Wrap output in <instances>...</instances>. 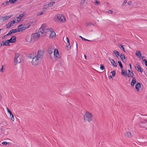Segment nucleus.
<instances>
[{"instance_id":"obj_58","label":"nucleus","mask_w":147,"mask_h":147,"mask_svg":"<svg viewBox=\"0 0 147 147\" xmlns=\"http://www.w3.org/2000/svg\"><path fill=\"white\" fill-rule=\"evenodd\" d=\"M50 29H51V30H53V29H52V28H50Z\"/></svg>"},{"instance_id":"obj_60","label":"nucleus","mask_w":147,"mask_h":147,"mask_svg":"<svg viewBox=\"0 0 147 147\" xmlns=\"http://www.w3.org/2000/svg\"><path fill=\"white\" fill-rule=\"evenodd\" d=\"M107 4H108V3H107Z\"/></svg>"},{"instance_id":"obj_15","label":"nucleus","mask_w":147,"mask_h":147,"mask_svg":"<svg viewBox=\"0 0 147 147\" xmlns=\"http://www.w3.org/2000/svg\"><path fill=\"white\" fill-rule=\"evenodd\" d=\"M13 15H10L4 17L2 16V20L3 21L7 20L11 17Z\"/></svg>"},{"instance_id":"obj_34","label":"nucleus","mask_w":147,"mask_h":147,"mask_svg":"<svg viewBox=\"0 0 147 147\" xmlns=\"http://www.w3.org/2000/svg\"><path fill=\"white\" fill-rule=\"evenodd\" d=\"M115 70H113V71H111V73L112 74V76L113 77H114L115 76Z\"/></svg>"},{"instance_id":"obj_50","label":"nucleus","mask_w":147,"mask_h":147,"mask_svg":"<svg viewBox=\"0 0 147 147\" xmlns=\"http://www.w3.org/2000/svg\"><path fill=\"white\" fill-rule=\"evenodd\" d=\"M84 57L85 59H86V57H87L86 56V55H84Z\"/></svg>"},{"instance_id":"obj_32","label":"nucleus","mask_w":147,"mask_h":147,"mask_svg":"<svg viewBox=\"0 0 147 147\" xmlns=\"http://www.w3.org/2000/svg\"><path fill=\"white\" fill-rule=\"evenodd\" d=\"M18 0H9V2L11 3V4H13L15 3V2Z\"/></svg>"},{"instance_id":"obj_10","label":"nucleus","mask_w":147,"mask_h":147,"mask_svg":"<svg viewBox=\"0 0 147 147\" xmlns=\"http://www.w3.org/2000/svg\"><path fill=\"white\" fill-rule=\"evenodd\" d=\"M19 32L18 29H13L9 31L8 33L6 35L7 36L12 34L13 33Z\"/></svg>"},{"instance_id":"obj_33","label":"nucleus","mask_w":147,"mask_h":147,"mask_svg":"<svg viewBox=\"0 0 147 147\" xmlns=\"http://www.w3.org/2000/svg\"><path fill=\"white\" fill-rule=\"evenodd\" d=\"M118 63L119 64V65L121 68L122 69L123 68V66L122 64L121 63V62L120 61H118Z\"/></svg>"},{"instance_id":"obj_6","label":"nucleus","mask_w":147,"mask_h":147,"mask_svg":"<svg viewBox=\"0 0 147 147\" xmlns=\"http://www.w3.org/2000/svg\"><path fill=\"white\" fill-rule=\"evenodd\" d=\"M55 19L60 22H63L65 21V19L63 16L58 14L55 17Z\"/></svg>"},{"instance_id":"obj_49","label":"nucleus","mask_w":147,"mask_h":147,"mask_svg":"<svg viewBox=\"0 0 147 147\" xmlns=\"http://www.w3.org/2000/svg\"><path fill=\"white\" fill-rule=\"evenodd\" d=\"M43 13V12H40L39 13L38 15H42Z\"/></svg>"},{"instance_id":"obj_40","label":"nucleus","mask_w":147,"mask_h":147,"mask_svg":"<svg viewBox=\"0 0 147 147\" xmlns=\"http://www.w3.org/2000/svg\"><path fill=\"white\" fill-rule=\"evenodd\" d=\"M11 24V25L12 26H13V25L15 23V22L14 20H12L9 22Z\"/></svg>"},{"instance_id":"obj_47","label":"nucleus","mask_w":147,"mask_h":147,"mask_svg":"<svg viewBox=\"0 0 147 147\" xmlns=\"http://www.w3.org/2000/svg\"><path fill=\"white\" fill-rule=\"evenodd\" d=\"M95 3H96V4H95V5H97V4H99L100 3V2L99 1H95Z\"/></svg>"},{"instance_id":"obj_8","label":"nucleus","mask_w":147,"mask_h":147,"mask_svg":"<svg viewBox=\"0 0 147 147\" xmlns=\"http://www.w3.org/2000/svg\"><path fill=\"white\" fill-rule=\"evenodd\" d=\"M54 55L56 59H58L60 58V57L59 54L58 50L55 49L54 51Z\"/></svg>"},{"instance_id":"obj_17","label":"nucleus","mask_w":147,"mask_h":147,"mask_svg":"<svg viewBox=\"0 0 147 147\" xmlns=\"http://www.w3.org/2000/svg\"><path fill=\"white\" fill-rule=\"evenodd\" d=\"M141 87V84L139 82H138L135 85V88L138 92L139 90V88Z\"/></svg>"},{"instance_id":"obj_31","label":"nucleus","mask_w":147,"mask_h":147,"mask_svg":"<svg viewBox=\"0 0 147 147\" xmlns=\"http://www.w3.org/2000/svg\"><path fill=\"white\" fill-rule=\"evenodd\" d=\"M127 73L125 72V70H121V74L122 75H125L126 76V74Z\"/></svg>"},{"instance_id":"obj_30","label":"nucleus","mask_w":147,"mask_h":147,"mask_svg":"<svg viewBox=\"0 0 147 147\" xmlns=\"http://www.w3.org/2000/svg\"><path fill=\"white\" fill-rule=\"evenodd\" d=\"M7 110V112L9 113V114L10 115V118H11V115H12V113L11 112V111L8 108V107L6 108Z\"/></svg>"},{"instance_id":"obj_36","label":"nucleus","mask_w":147,"mask_h":147,"mask_svg":"<svg viewBox=\"0 0 147 147\" xmlns=\"http://www.w3.org/2000/svg\"><path fill=\"white\" fill-rule=\"evenodd\" d=\"M100 69H101L103 70L105 69V67L103 64L100 65Z\"/></svg>"},{"instance_id":"obj_16","label":"nucleus","mask_w":147,"mask_h":147,"mask_svg":"<svg viewBox=\"0 0 147 147\" xmlns=\"http://www.w3.org/2000/svg\"><path fill=\"white\" fill-rule=\"evenodd\" d=\"M25 14H26L25 13L20 14L19 15V16L17 18L19 19V20H17V21H18V22H19L21 20L23 17L25 15Z\"/></svg>"},{"instance_id":"obj_1","label":"nucleus","mask_w":147,"mask_h":147,"mask_svg":"<svg viewBox=\"0 0 147 147\" xmlns=\"http://www.w3.org/2000/svg\"><path fill=\"white\" fill-rule=\"evenodd\" d=\"M38 30L39 33L40 32L41 33V36H43L45 35L47 33L50 32L51 30L46 26V24H44L42 25Z\"/></svg>"},{"instance_id":"obj_45","label":"nucleus","mask_w":147,"mask_h":147,"mask_svg":"<svg viewBox=\"0 0 147 147\" xmlns=\"http://www.w3.org/2000/svg\"><path fill=\"white\" fill-rule=\"evenodd\" d=\"M127 1H126V0H125L124 2H123V3L122 5V6H123L126 3Z\"/></svg>"},{"instance_id":"obj_42","label":"nucleus","mask_w":147,"mask_h":147,"mask_svg":"<svg viewBox=\"0 0 147 147\" xmlns=\"http://www.w3.org/2000/svg\"><path fill=\"white\" fill-rule=\"evenodd\" d=\"M143 61L144 62L145 64L147 67V61L145 59H143Z\"/></svg>"},{"instance_id":"obj_22","label":"nucleus","mask_w":147,"mask_h":147,"mask_svg":"<svg viewBox=\"0 0 147 147\" xmlns=\"http://www.w3.org/2000/svg\"><path fill=\"white\" fill-rule=\"evenodd\" d=\"M55 3V2H50L47 4L48 5L47 6L50 7H52L54 5Z\"/></svg>"},{"instance_id":"obj_26","label":"nucleus","mask_w":147,"mask_h":147,"mask_svg":"<svg viewBox=\"0 0 147 147\" xmlns=\"http://www.w3.org/2000/svg\"><path fill=\"white\" fill-rule=\"evenodd\" d=\"M3 46H9V43L7 41V40L5 41L4 42H3Z\"/></svg>"},{"instance_id":"obj_57","label":"nucleus","mask_w":147,"mask_h":147,"mask_svg":"<svg viewBox=\"0 0 147 147\" xmlns=\"http://www.w3.org/2000/svg\"><path fill=\"white\" fill-rule=\"evenodd\" d=\"M141 58H142V59H143V58H144V56H142Z\"/></svg>"},{"instance_id":"obj_2","label":"nucleus","mask_w":147,"mask_h":147,"mask_svg":"<svg viewBox=\"0 0 147 147\" xmlns=\"http://www.w3.org/2000/svg\"><path fill=\"white\" fill-rule=\"evenodd\" d=\"M84 116V121L85 122L87 121L90 122L92 120V114L88 111H86Z\"/></svg>"},{"instance_id":"obj_24","label":"nucleus","mask_w":147,"mask_h":147,"mask_svg":"<svg viewBox=\"0 0 147 147\" xmlns=\"http://www.w3.org/2000/svg\"><path fill=\"white\" fill-rule=\"evenodd\" d=\"M134 74L133 73V72L131 71L130 73H129L128 74H127L126 76H127L128 77H133Z\"/></svg>"},{"instance_id":"obj_51","label":"nucleus","mask_w":147,"mask_h":147,"mask_svg":"<svg viewBox=\"0 0 147 147\" xmlns=\"http://www.w3.org/2000/svg\"><path fill=\"white\" fill-rule=\"evenodd\" d=\"M2 20V16H0V20Z\"/></svg>"},{"instance_id":"obj_29","label":"nucleus","mask_w":147,"mask_h":147,"mask_svg":"<svg viewBox=\"0 0 147 147\" xmlns=\"http://www.w3.org/2000/svg\"><path fill=\"white\" fill-rule=\"evenodd\" d=\"M120 57L121 58V59H122V60L123 61V59H125L124 55L123 54L121 53V55L120 56Z\"/></svg>"},{"instance_id":"obj_59","label":"nucleus","mask_w":147,"mask_h":147,"mask_svg":"<svg viewBox=\"0 0 147 147\" xmlns=\"http://www.w3.org/2000/svg\"><path fill=\"white\" fill-rule=\"evenodd\" d=\"M1 30V29H0V31Z\"/></svg>"},{"instance_id":"obj_7","label":"nucleus","mask_w":147,"mask_h":147,"mask_svg":"<svg viewBox=\"0 0 147 147\" xmlns=\"http://www.w3.org/2000/svg\"><path fill=\"white\" fill-rule=\"evenodd\" d=\"M23 26V25L22 24H21L18 26V29L19 30V32H23L26 30L29 27H27L25 26H23V27H22Z\"/></svg>"},{"instance_id":"obj_19","label":"nucleus","mask_w":147,"mask_h":147,"mask_svg":"<svg viewBox=\"0 0 147 147\" xmlns=\"http://www.w3.org/2000/svg\"><path fill=\"white\" fill-rule=\"evenodd\" d=\"M125 135L126 137L129 138H131L132 137L131 133L129 132H126Z\"/></svg>"},{"instance_id":"obj_5","label":"nucleus","mask_w":147,"mask_h":147,"mask_svg":"<svg viewBox=\"0 0 147 147\" xmlns=\"http://www.w3.org/2000/svg\"><path fill=\"white\" fill-rule=\"evenodd\" d=\"M40 32L39 33V30L37 33H36L32 34L31 36V40L34 41L37 40L41 36Z\"/></svg>"},{"instance_id":"obj_23","label":"nucleus","mask_w":147,"mask_h":147,"mask_svg":"<svg viewBox=\"0 0 147 147\" xmlns=\"http://www.w3.org/2000/svg\"><path fill=\"white\" fill-rule=\"evenodd\" d=\"M51 32V33L50 35V37L51 38H53V37L54 36H55V32L53 31H52L51 30V31H50Z\"/></svg>"},{"instance_id":"obj_48","label":"nucleus","mask_w":147,"mask_h":147,"mask_svg":"<svg viewBox=\"0 0 147 147\" xmlns=\"http://www.w3.org/2000/svg\"><path fill=\"white\" fill-rule=\"evenodd\" d=\"M127 3L128 5H129L132 4V2L131 1H129Z\"/></svg>"},{"instance_id":"obj_44","label":"nucleus","mask_w":147,"mask_h":147,"mask_svg":"<svg viewBox=\"0 0 147 147\" xmlns=\"http://www.w3.org/2000/svg\"><path fill=\"white\" fill-rule=\"evenodd\" d=\"M113 12V11L111 10H109L107 11V13H112Z\"/></svg>"},{"instance_id":"obj_55","label":"nucleus","mask_w":147,"mask_h":147,"mask_svg":"<svg viewBox=\"0 0 147 147\" xmlns=\"http://www.w3.org/2000/svg\"><path fill=\"white\" fill-rule=\"evenodd\" d=\"M129 66L130 67V68H131V65L130 64H129Z\"/></svg>"},{"instance_id":"obj_9","label":"nucleus","mask_w":147,"mask_h":147,"mask_svg":"<svg viewBox=\"0 0 147 147\" xmlns=\"http://www.w3.org/2000/svg\"><path fill=\"white\" fill-rule=\"evenodd\" d=\"M43 51L41 50H40L38 51L37 55L36 56L41 60L43 57Z\"/></svg>"},{"instance_id":"obj_41","label":"nucleus","mask_w":147,"mask_h":147,"mask_svg":"<svg viewBox=\"0 0 147 147\" xmlns=\"http://www.w3.org/2000/svg\"><path fill=\"white\" fill-rule=\"evenodd\" d=\"M119 47L120 48H121L123 50L125 51V50H124V47H123V45H119Z\"/></svg>"},{"instance_id":"obj_35","label":"nucleus","mask_w":147,"mask_h":147,"mask_svg":"<svg viewBox=\"0 0 147 147\" xmlns=\"http://www.w3.org/2000/svg\"><path fill=\"white\" fill-rule=\"evenodd\" d=\"M79 37L82 40H83L84 41H86V40H87V41H90V40L86 39V38H83L82 36H80Z\"/></svg>"},{"instance_id":"obj_46","label":"nucleus","mask_w":147,"mask_h":147,"mask_svg":"<svg viewBox=\"0 0 147 147\" xmlns=\"http://www.w3.org/2000/svg\"><path fill=\"white\" fill-rule=\"evenodd\" d=\"M0 71L1 72H3V66H2V68L0 70Z\"/></svg>"},{"instance_id":"obj_39","label":"nucleus","mask_w":147,"mask_h":147,"mask_svg":"<svg viewBox=\"0 0 147 147\" xmlns=\"http://www.w3.org/2000/svg\"><path fill=\"white\" fill-rule=\"evenodd\" d=\"M1 144L4 145H7V144H9V143L8 142H2Z\"/></svg>"},{"instance_id":"obj_25","label":"nucleus","mask_w":147,"mask_h":147,"mask_svg":"<svg viewBox=\"0 0 147 147\" xmlns=\"http://www.w3.org/2000/svg\"><path fill=\"white\" fill-rule=\"evenodd\" d=\"M113 53L117 57H118L119 56V53L116 50H114L113 51Z\"/></svg>"},{"instance_id":"obj_21","label":"nucleus","mask_w":147,"mask_h":147,"mask_svg":"<svg viewBox=\"0 0 147 147\" xmlns=\"http://www.w3.org/2000/svg\"><path fill=\"white\" fill-rule=\"evenodd\" d=\"M66 38L67 42L69 44L68 45L66 46V47H67V50H69L71 48V45H70L69 39L67 37Z\"/></svg>"},{"instance_id":"obj_13","label":"nucleus","mask_w":147,"mask_h":147,"mask_svg":"<svg viewBox=\"0 0 147 147\" xmlns=\"http://www.w3.org/2000/svg\"><path fill=\"white\" fill-rule=\"evenodd\" d=\"M109 60L110 61L111 63L112 64V65L114 66L115 67L117 66V64L116 63L115 61L114 60L112 59L111 58H109Z\"/></svg>"},{"instance_id":"obj_4","label":"nucleus","mask_w":147,"mask_h":147,"mask_svg":"<svg viewBox=\"0 0 147 147\" xmlns=\"http://www.w3.org/2000/svg\"><path fill=\"white\" fill-rule=\"evenodd\" d=\"M34 56V57L33 55L32 56H31L30 57L31 58H32V64L34 65H36L40 63L41 59L36 56L35 55Z\"/></svg>"},{"instance_id":"obj_52","label":"nucleus","mask_w":147,"mask_h":147,"mask_svg":"<svg viewBox=\"0 0 147 147\" xmlns=\"http://www.w3.org/2000/svg\"><path fill=\"white\" fill-rule=\"evenodd\" d=\"M7 36V35H5V36H4L3 37H2L3 39H4V38H5V36Z\"/></svg>"},{"instance_id":"obj_11","label":"nucleus","mask_w":147,"mask_h":147,"mask_svg":"<svg viewBox=\"0 0 147 147\" xmlns=\"http://www.w3.org/2000/svg\"><path fill=\"white\" fill-rule=\"evenodd\" d=\"M16 36H12L10 39L7 40V41L9 43H14L16 42Z\"/></svg>"},{"instance_id":"obj_37","label":"nucleus","mask_w":147,"mask_h":147,"mask_svg":"<svg viewBox=\"0 0 147 147\" xmlns=\"http://www.w3.org/2000/svg\"><path fill=\"white\" fill-rule=\"evenodd\" d=\"M47 5H48L47 4L45 5L44 6L43 9H48L49 7L47 6Z\"/></svg>"},{"instance_id":"obj_53","label":"nucleus","mask_w":147,"mask_h":147,"mask_svg":"<svg viewBox=\"0 0 147 147\" xmlns=\"http://www.w3.org/2000/svg\"><path fill=\"white\" fill-rule=\"evenodd\" d=\"M3 45V44H0V47H1Z\"/></svg>"},{"instance_id":"obj_18","label":"nucleus","mask_w":147,"mask_h":147,"mask_svg":"<svg viewBox=\"0 0 147 147\" xmlns=\"http://www.w3.org/2000/svg\"><path fill=\"white\" fill-rule=\"evenodd\" d=\"M136 82V80L135 78H133L131 80V85L132 86H134Z\"/></svg>"},{"instance_id":"obj_38","label":"nucleus","mask_w":147,"mask_h":147,"mask_svg":"<svg viewBox=\"0 0 147 147\" xmlns=\"http://www.w3.org/2000/svg\"><path fill=\"white\" fill-rule=\"evenodd\" d=\"M10 119L12 120L13 121L14 120V117L13 115L12 114V115H11V118H10Z\"/></svg>"},{"instance_id":"obj_27","label":"nucleus","mask_w":147,"mask_h":147,"mask_svg":"<svg viewBox=\"0 0 147 147\" xmlns=\"http://www.w3.org/2000/svg\"><path fill=\"white\" fill-rule=\"evenodd\" d=\"M86 26L87 27L90 26L91 25H92L93 26H94V24L91 23L86 22Z\"/></svg>"},{"instance_id":"obj_43","label":"nucleus","mask_w":147,"mask_h":147,"mask_svg":"<svg viewBox=\"0 0 147 147\" xmlns=\"http://www.w3.org/2000/svg\"><path fill=\"white\" fill-rule=\"evenodd\" d=\"M9 2V1H5L4 3H3V4H5L6 5H7L8 4Z\"/></svg>"},{"instance_id":"obj_54","label":"nucleus","mask_w":147,"mask_h":147,"mask_svg":"<svg viewBox=\"0 0 147 147\" xmlns=\"http://www.w3.org/2000/svg\"><path fill=\"white\" fill-rule=\"evenodd\" d=\"M109 78H111L112 77L111 76H110L109 77Z\"/></svg>"},{"instance_id":"obj_3","label":"nucleus","mask_w":147,"mask_h":147,"mask_svg":"<svg viewBox=\"0 0 147 147\" xmlns=\"http://www.w3.org/2000/svg\"><path fill=\"white\" fill-rule=\"evenodd\" d=\"M22 61V56L19 54L16 53L14 58V65H16L18 63H20Z\"/></svg>"},{"instance_id":"obj_20","label":"nucleus","mask_w":147,"mask_h":147,"mask_svg":"<svg viewBox=\"0 0 147 147\" xmlns=\"http://www.w3.org/2000/svg\"><path fill=\"white\" fill-rule=\"evenodd\" d=\"M135 54L139 58H141L142 57L141 52L140 51H136Z\"/></svg>"},{"instance_id":"obj_56","label":"nucleus","mask_w":147,"mask_h":147,"mask_svg":"<svg viewBox=\"0 0 147 147\" xmlns=\"http://www.w3.org/2000/svg\"><path fill=\"white\" fill-rule=\"evenodd\" d=\"M128 72H129V73H130V72H131V71H130L129 70H128Z\"/></svg>"},{"instance_id":"obj_14","label":"nucleus","mask_w":147,"mask_h":147,"mask_svg":"<svg viewBox=\"0 0 147 147\" xmlns=\"http://www.w3.org/2000/svg\"><path fill=\"white\" fill-rule=\"evenodd\" d=\"M137 65V66H135V68L136 69L137 71H138L140 72H142L143 71V70L142 69V68H141L140 67V65Z\"/></svg>"},{"instance_id":"obj_12","label":"nucleus","mask_w":147,"mask_h":147,"mask_svg":"<svg viewBox=\"0 0 147 147\" xmlns=\"http://www.w3.org/2000/svg\"><path fill=\"white\" fill-rule=\"evenodd\" d=\"M54 50L53 47H50L47 50L48 53L49 54L53 53Z\"/></svg>"},{"instance_id":"obj_28","label":"nucleus","mask_w":147,"mask_h":147,"mask_svg":"<svg viewBox=\"0 0 147 147\" xmlns=\"http://www.w3.org/2000/svg\"><path fill=\"white\" fill-rule=\"evenodd\" d=\"M11 26H12V25L9 22L6 25V27L8 29L10 28Z\"/></svg>"}]
</instances>
